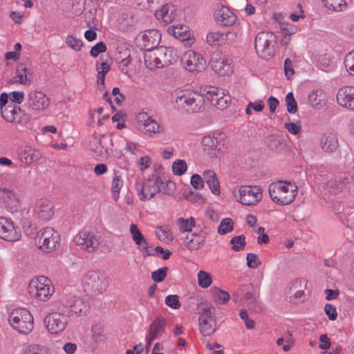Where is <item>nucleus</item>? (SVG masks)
<instances>
[{
	"instance_id": "f3484780",
	"label": "nucleus",
	"mask_w": 354,
	"mask_h": 354,
	"mask_svg": "<svg viewBox=\"0 0 354 354\" xmlns=\"http://www.w3.org/2000/svg\"><path fill=\"white\" fill-rule=\"evenodd\" d=\"M337 103L342 108L354 111V86L340 87L336 94Z\"/></svg>"
},
{
	"instance_id": "bb28decb",
	"label": "nucleus",
	"mask_w": 354,
	"mask_h": 354,
	"mask_svg": "<svg viewBox=\"0 0 354 354\" xmlns=\"http://www.w3.org/2000/svg\"><path fill=\"white\" fill-rule=\"evenodd\" d=\"M156 17L166 24L173 22L177 17V8L174 4L166 3L162 8L157 11Z\"/></svg>"
},
{
	"instance_id": "0eeeda50",
	"label": "nucleus",
	"mask_w": 354,
	"mask_h": 354,
	"mask_svg": "<svg viewBox=\"0 0 354 354\" xmlns=\"http://www.w3.org/2000/svg\"><path fill=\"white\" fill-rule=\"evenodd\" d=\"M0 111L2 118L8 122H27L29 116L15 104L7 103L6 93L0 95Z\"/></svg>"
},
{
	"instance_id": "473e14b6",
	"label": "nucleus",
	"mask_w": 354,
	"mask_h": 354,
	"mask_svg": "<svg viewBox=\"0 0 354 354\" xmlns=\"http://www.w3.org/2000/svg\"><path fill=\"white\" fill-rule=\"evenodd\" d=\"M199 93L204 96L205 100L206 98L207 100L210 101L212 104L215 101V98L222 94V89L218 87L206 85L200 87Z\"/></svg>"
},
{
	"instance_id": "20e7f679",
	"label": "nucleus",
	"mask_w": 354,
	"mask_h": 354,
	"mask_svg": "<svg viewBox=\"0 0 354 354\" xmlns=\"http://www.w3.org/2000/svg\"><path fill=\"white\" fill-rule=\"evenodd\" d=\"M229 144L230 139L227 136L220 131L208 133L201 140L203 152L210 155L225 153Z\"/></svg>"
},
{
	"instance_id": "864d4df0",
	"label": "nucleus",
	"mask_w": 354,
	"mask_h": 354,
	"mask_svg": "<svg viewBox=\"0 0 354 354\" xmlns=\"http://www.w3.org/2000/svg\"><path fill=\"white\" fill-rule=\"evenodd\" d=\"M233 229V220L230 218H225L221 221L218 227V232L221 235H224L227 234L228 232H232Z\"/></svg>"
},
{
	"instance_id": "c9c22d12",
	"label": "nucleus",
	"mask_w": 354,
	"mask_h": 354,
	"mask_svg": "<svg viewBox=\"0 0 354 354\" xmlns=\"http://www.w3.org/2000/svg\"><path fill=\"white\" fill-rule=\"evenodd\" d=\"M297 28L292 24H284L280 28L281 39L280 42L283 46L288 45L290 41V36L296 33Z\"/></svg>"
},
{
	"instance_id": "79ce46f5",
	"label": "nucleus",
	"mask_w": 354,
	"mask_h": 354,
	"mask_svg": "<svg viewBox=\"0 0 354 354\" xmlns=\"http://www.w3.org/2000/svg\"><path fill=\"white\" fill-rule=\"evenodd\" d=\"M129 231L136 245L138 246H140L142 243L147 245V239L136 224H131Z\"/></svg>"
},
{
	"instance_id": "39448f33",
	"label": "nucleus",
	"mask_w": 354,
	"mask_h": 354,
	"mask_svg": "<svg viewBox=\"0 0 354 354\" xmlns=\"http://www.w3.org/2000/svg\"><path fill=\"white\" fill-rule=\"evenodd\" d=\"M62 312L71 317L72 316H86L90 313V303L86 297L75 295L65 296L62 299Z\"/></svg>"
},
{
	"instance_id": "f03ea898",
	"label": "nucleus",
	"mask_w": 354,
	"mask_h": 354,
	"mask_svg": "<svg viewBox=\"0 0 354 354\" xmlns=\"http://www.w3.org/2000/svg\"><path fill=\"white\" fill-rule=\"evenodd\" d=\"M297 189L295 183L279 181L270 185L268 192L274 203L280 205H287L295 199L298 193Z\"/></svg>"
},
{
	"instance_id": "69168bd1",
	"label": "nucleus",
	"mask_w": 354,
	"mask_h": 354,
	"mask_svg": "<svg viewBox=\"0 0 354 354\" xmlns=\"http://www.w3.org/2000/svg\"><path fill=\"white\" fill-rule=\"evenodd\" d=\"M247 266L250 268H257L261 265V261L257 255L254 253H248L246 257Z\"/></svg>"
},
{
	"instance_id": "dca6fc26",
	"label": "nucleus",
	"mask_w": 354,
	"mask_h": 354,
	"mask_svg": "<svg viewBox=\"0 0 354 354\" xmlns=\"http://www.w3.org/2000/svg\"><path fill=\"white\" fill-rule=\"evenodd\" d=\"M212 70L218 75L230 76L234 73L233 62L225 56L216 55L211 61Z\"/></svg>"
},
{
	"instance_id": "5fc2aeb1",
	"label": "nucleus",
	"mask_w": 354,
	"mask_h": 354,
	"mask_svg": "<svg viewBox=\"0 0 354 354\" xmlns=\"http://www.w3.org/2000/svg\"><path fill=\"white\" fill-rule=\"evenodd\" d=\"M232 245V249L235 252H239L244 249L246 245L245 237L244 235L235 236L230 241Z\"/></svg>"
},
{
	"instance_id": "aec40b11",
	"label": "nucleus",
	"mask_w": 354,
	"mask_h": 354,
	"mask_svg": "<svg viewBox=\"0 0 354 354\" xmlns=\"http://www.w3.org/2000/svg\"><path fill=\"white\" fill-rule=\"evenodd\" d=\"M76 245L80 246L81 249L88 252H93L99 245V241L97 236L92 232H80L74 238Z\"/></svg>"
},
{
	"instance_id": "4be33fe9",
	"label": "nucleus",
	"mask_w": 354,
	"mask_h": 354,
	"mask_svg": "<svg viewBox=\"0 0 354 354\" xmlns=\"http://www.w3.org/2000/svg\"><path fill=\"white\" fill-rule=\"evenodd\" d=\"M161 39V35L156 29L148 30L138 37V42L142 48L150 50L157 46Z\"/></svg>"
},
{
	"instance_id": "09e8293b",
	"label": "nucleus",
	"mask_w": 354,
	"mask_h": 354,
	"mask_svg": "<svg viewBox=\"0 0 354 354\" xmlns=\"http://www.w3.org/2000/svg\"><path fill=\"white\" fill-rule=\"evenodd\" d=\"M198 283L202 288H208L212 283L211 274L207 272L200 270L198 272Z\"/></svg>"
},
{
	"instance_id": "680f3d73",
	"label": "nucleus",
	"mask_w": 354,
	"mask_h": 354,
	"mask_svg": "<svg viewBox=\"0 0 354 354\" xmlns=\"http://www.w3.org/2000/svg\"><path fill=\"white\" fill-rule=\"evenodd\" d=\"M168 271L167 267L160 268L151 273V279L156 283H160L164 281L167 277Z\"/></svg>"
},
{
	"instance_id": "37998d69",
	"label": "nucleus",
	"mask_w": 354,
	"mask_h": 354,
	"mask_svg": "<svg viewBox=\"0 0 354 354\" xmlns=\"http://www.w3.org/2000/svg\"><path fill=\"white\" fill-rule=\"evenodd\" d=\"M211 292L215 300L221 304H225L230 298L228 292L215 286L211 288Z\"/></svg>"
},
{
	"instance_id": "774afa93",
	"label": "nucleus",
	"mask_w": 354,
	"mask_h": 354,
	"mask_svg": "<svg viewBox=\"0 0 354 354\" xmlns=\"http://www.w3.org/2000/svg\"><path fill=\"white\" fill-rule=\"evenodd\" d=\"M324 311L330 321H334L337 319V312L336 308L333 305L330 304H326L324 306Z\"/></svg>"
},
{
	"instance_id": "ea45409f",
	"label": "nucleus",
	"mask_w": 354,
	"mask_h": 354,
	"mask_svg": "<svg viewBox=\"0 0 354 354\" xmlns=\"http://www.w3.org/2000/svg\"><path fill=\"white\" fill-rule=\"evenodd\" d=\"M59 234H55L51 239L41 241V244H39V248L45 252H50L59 245Z\"/></svg>"
},
{
	"instance_id": "e2e57ef3",
	"label": "nucleus",
	"mask_w": 354,
	"mask_h": 354,
	"mask_svg": "<svg viewBox=\"0 0 354 354\" xmlns=\"http://www.w3.org/2000/svg\"><path fill=\"white\" fill-rule=\"evenodd\" d=\"M21 45L20 43H16L14 46V51L7 52L4 57L6 60H14L17 61L21 55Z\"/></svg>"
},
{
	"instance_id": "5701e85b",
	"label": "nucleus",
	"mask_w": 354,
	"mask_h": 354,
	"mask_svg": "<svg viewBox=\"0 0 354 354\" xmlns=\"http://www.w3.org/2000/svg\"><path fill=\"white\" fill-rule=\"evenodd\" d=\"M214 17L216 21L225 26H230L236 21V15L227 7L220 5L214 11Z\"/></svg>"
},
{
	"instance_id": "9d476101",
	"label": "nucleus",
	"mask_w": 354,
	"mask_h": 354,
	"mask_svg": "<svg viewBox=\"0 0 354 354\" xmlns=\"http://www.w3.org/2000/svg\"><path fill=\"white\" fill-rule=\"evenodd\" d=\"M85 290L101 293L108 286L107 277L99 271H89L84 277Z\"/></svg>"
},
{
	"instance_id": "de8ad7c7",
	"label": "nucleus",
	"mask_w": 354,
	"mask_h": 354,
	"mask_svg": "<svg viewBox=\"0 0 354 354\" xmlns=\"http://www.w3.org/2000/svg\"><path fill=\"white\" fill-rule=\"evenodd\" d=\"M97 84L98 85H104V78L106 74L110 71V66L106 62H102L97 65Z\"/></svg>"
},
{
	"instance_id": "c85d7f7f",
	"label": "nucleus",
	"mask_w": 354,
	"mask_h": 354,
	"mask_svg": "<svg viewBox=\"0 0 354 354\" xmlns=\"http://www.w3.org/2000/svg\"><path fill=\"white\" fill-rule=\"evenodd\" d=\"M165 330V319L162 316H158L151 322L149 327V334L151 339H158L160 337Z\"/></svg>"
},
{
	"instance_id": "4c0bfd02",
	"label": "nucleus",
	"mask_w": 354,
	"mask_h": 354,
	"mask_svg": "<svg viewBox=\"0 0 354 354\" xmlns=\"http://www.w3.org/2000/svg\"><path fill=\"white\" fill-rule=\"evenodd\" d=\"M156 234L160 241L166 243H170L174 239L171 227L168 225L158 226L156 227Z\"/></svg>"
},
{
	"instance_id": "0e129e2a",
	"label": "nucleus",
	"mask_w": 354,
	"mask_h": 354,
	"mask_svg": "<svg viewBox=\"0 0 354 354\" xmlns=\"http://www.w3.org/2000/svg\"><path fill=\"white\" fill-rule=\"evenodd\" d=\"M212 175L213 177L212 178V180H207V184L214 194L219 195L221 193V189L216 174Z\"/></svg>"
},
{
	"instance_id": "3c124183",
	"label": "nucleus",
	"mask_w": 354,
	"mask_h": 354,
	"mask_svg": "<svg viewBox=\"0 0 354 354\" xmlns=\"http://www.w3.org/2000/svg\"><path fill=\"white\" fill-rule=\"evenodd\" d=\"M65 41L67 46L75 51H80L83 46L82 41L74 35H68Z\"/></svg>"
},
{
	"instance_id": "603ef678",
	"label": "nucleus",
	"mask_w": 354,
	"mask_h": 354,
	"mask_svg": "<svg viewBox=\"0 0 354 354\" xmlns=\"http://www.w3.org/2000/svg\"><path fill=\"white\" fill-rule=\"evenodd\" d=\"M24 354H51L49 350L44 346L39 344H31L25 349Z\"/></svg>"
},
{
	"instance_id": "7ed1b4c3",
	"label": "nucleus",
	"mask_w": 354,
	"mask_h": 354,
	"mask_svg": "<svg viewBox=\"0 0 354 354\" xmlns=\"http://www.w3.org/2000/svg\"><path fill=\"white\" fill-rule=\"evenodd\" d=\"M161 165H155L154 171L151 176L146 179L145 181L136 180V189L138 196L141 201H147L152 198L157 193L160 192V188L158 183H162L161 178Z\"/></svg>"
},
{
	"instance_id": "c03bdc74",
	"label": "nucleus",
	"mask_w": 354,
	"mask_h": 354,
	"mask_svg": "<svg viewBox=\"0 0 354 354\" xmlns=\"http://www.w3.org/2000/svg\"><path fill=\"white\" fill-rule=\"evenodd\" d=\"M196 225L195 218L191 216L189 218H178V228L182 232H192V227Z\"/></svg>"
},
{
	"instance_id": "1a4fd4ad",
	"label": "nucleus",
	"mask_w": 354,
	"mask_h": 354,
	"mask_svg": "<svg viewBox=\"0 0 354 354\" xmlns=\"http://www.w3.org/2000/svg\"><path fill=\"white\" fill-rule=\"evenodd\" d=\"M180 64L185 70L193 73H201L206 68V60L203 56L192 50L183 54Z\"/></svg>"
},
{
	"instance_id": "f704fd0d",
	"label": "nucleus",
	"mask_w": 354,
	"mask_h": 354,
	"mask_svg": "<svg viewBox=\"0 0 354 354\" xmlns=\"http://www.w3.org/2000/svg\"><path fill=\"white\" fill-rule=\"evenodd\" d=\"M201 333L204 336H211L216 330V319L198 320Z\"/></svg>"
},
{
	"instance_id": "052dcab7",
	"label": "nucleus",
	"mask_w": 354,
	"mask_h": 354,
	"mask_svg": "<svg viewBox=\"0 0 354 354\" xmlns=\"http://www.w3.org/2000/svg\"><path fill=\"white\" fill-rule=\"evenodd\" d=\"M162 131L161 126L158 122L151 118L149 121V124L147 127L145 129L144 132L149 136H152L156 133H158Z\"/></svg>"
},
{
	"instance_id": "7c9ffc66",
	"label": "nucleus",
	"mask_w": 354,
	"mask_h": 354,
	"mask_svg": "<svg viewBox=\"0 0 354 354\" xmlns=\"http://www.w3.org/2000/svg\"><path fill=\"white\" fill-rule=\"evenodd\" d=\"M205 236L196 233L188 234L185 238L184 243L190 250H197L205 243Z\"/></svg>"
},
{
	"instance_id": "c756f323",
	"label": "nucleus",
	"mask_w": 354,
	"mask_h": 354,
	"mask_svg": "<svg viewBox=\"0 0 354 354\" xmlns=\"http://www.w3.org/2000/svg\"><path fill=\"white\" fill-rule=\"evenodd\" d=\"M194 32L187 26L178 27V43L185 47L192 46L195 42Z\"/></svg>"
},
{
	"instance_id": "6ab92c4d",
	"label": "nucleus",
	"mask_w": 354,
	"mask_h": 354,
	"mask_svg": "<svg viewBox=\"0 0 354 354\" xmlns=\"http://www.w3.org/2000/svg\"><path fill=\"white\" fill-rule=\"evenodd\" d=\"M54 205L46 199H39L35 205L33 210V216L38 220L46 221L50 220L54 215Z\"/></svg>"
},
{
	"instance_id": "f8f14e48",
	"label": "nucleus",
	"mask_w": 354,
	"mask_h": 354,
	"mask_svg": "<svg viewBox=\"0 0 354 354\" xmlns=\"http://www.w3.org/2000/svg\"><path fill=\"white\" fill-rule=\"evenodd\" d=\"M69 318L66 313L62 312L60 306L59 312H53L46 316L44 323L50 333L57 334L65 329Z\"/></svg>"
},
{
	"instance_id": "8fccbe9b",
	"label": "nucleus",
	"mask_w": 354,
	"mask_h": 354,
	"mask_svg": "<svg viewBox=\"0 0 354 354\" xmlns=\"http://www.w3.org/2000/svg\"><path fill=\"white\" fill-rule=\"evenodd\" d=\"M123 185V180L120 176H115L112 181V198L117 201L120 196V191Z\"/></svg>"
},
{
	"instance_id": "a19ab883",
	"label": "nucleus",
	"mask_w": 354,
	"mask_h": 354,
	"mask_svg": "<svg viewBox=\"0 0 354 354\" xmlns=\"http://www.w3.org/2000/svg\"><path fill=\"white\" fill-rule=\"evenodd\" d=\"M159 57L160 61L162 64V66H166L171 63L172 55L171 50L169 48L160 46L156 49H155Z\"/></svg>"
},
{
	"instance_id": "2f4dec72",
	"label": "nucleus",
	"mask_w": 354,
	"mask_h": 354,
	"mask_svg": "<svg viewBox=\"0 0 354 354\" xmlns=\"http://www.w3.org/2000/svg\"><path fill=\"white\" fill-rule=\"evenodd\" d=\"M308 102L312 106L319 109L325 104V93L322 90L313 91L308 95Z\"/></svg>"
},
{
	"instance_id": "393cba45",
	"label": "nucleus",
	"mask_w": 354,
	"mask_h": 354,
	"mask_svg": "<svg viewBox=\"0 0 354 354\" xmlns=\"http://www.w3.org/2000/svg\"><path fill=\"white\" fill-rule=\"evenodd\" d=\"M319 144L324 152L335 153L339 146L337 133L333 131H325L319 140Z\"/></svg>"
},
{
	"instance_id": "13d9d810",
	"label": "nucleus",
	"mask_w": 354,
	"mask_h": 354,
	"mask_svg": "<svg viewBox=\"0 0 354 354\" xmlns=\"http://www.w3.org/2000/svg\"><path fill=\"white\" fill-rule=\"evenodd\" d=\"M285 101L288 112L290 114L295 113L297 111V104L292 92H290L286 95Z\"/></svg>"
},
{
	"instance_id": "423d86ee",
	"label": "nucleus",
	"mask_w": 354,
	"mask_h": 354,
	"mask_svg": "<svg viewBox=\"0 0 354 354\" xmlns=\"http://www.w3.org/2000/svg\"><path fill=\"white\" fill-rule=\"evenodd\" d=\"M8 319L10 326L20 333L28 334L33 329V317L26 308L12 310Z\"/></svg>"
},
{
	"instance_id": "4468645a",
	"label": "nucleus",
	"mask_w": 354,
	"mask_h": 354,
	"mask_svg": "<svg viewBox=\"0 0 354 354\" xmlns=\"http://www.w3.org/2000/svg\"><path fill=\"white\" fill-rule=\"evenodd\" d=\"M238 201L244 205H254L261 200V189L258 185L241 186Z\"/></svg>"
},
{
	"instance_id": "f257e3e1",
	"label": "nucleus",
	"mask_w": 354,
	"mask_h": 354,
	"mask_svg": "<svg viewBox=\"0 0 354 354\" xmlns=\"http://www.w3.org/2000/svg\"><path fill=\"white\" fill-rule=\"evenodd\" d=\"M205 109L204 96L199 91L187 88L178 91V110L181 113L194 114Z\"/></svg>"
},
{
	"instance_id": "9b49d317",
	"label": "nucleus",
	"mask_w": 354,
	"mask_h": 354,
	"mask_svg": "<svg viewBox=\"0 0 354 354\" xmlns=\"http://www.w3.org/2000/svg\"><path fill=\"white\" fill-rule=\"evenodd\" d=\"M50 106V99L42 91L31 90L27 95L28 109L35 113L44 112Z\"/></svg>"
},
{
	"instance_id": "412c9836",
	"label": "nucleus",
	"mask_w": 354,
	"mask_h": 354,
	"mask_svg": "<svg viewBox=\"0 0 354 354\" xmlns=\"http://www.w3.org/2000/svg\"><path fill=\"white\" fill-rule=\"evenodd\" d=\"M0 205L8 211L17 212L19 200L13 191L7 188H0Z\"/></svg>"
},
{
	"instance_id": "4d7b16f0",
	"label": "nucleus",
	"mask_w": 354,
	"mask_h": 354,
	"mask_svg": "<svg viewBox=\"0 0 354 354\" xmlns=\"http://www.w3.org/2000/svg\"><path fill=\"white\" fill-rule=\"evenodd\" d=\"M151 119V117L145 112H140L136 115V121L138 127L143 131L149 125Z\"/></svg>"
},
{
	"instance_id": "2eb2a0df",
	"label": "nucleus",
	"mask_w": 354,
	"mask_h": 354,
	"mask_svg": "<svg viewBox=\"0 0 354 354\" xmlns=\"http://www.w3.org/2000/svg\"><path fill=\"white\" fill-rule=\"evenodd\" d=\"M238 34L234 30L225 32L219 30H212L207 32L206 41L211 46H218L234 42L236 40Z\"/></svg>"
},
{
	"instance_id": "a211bd4d",
	"label": "nucleus",
	"mask_w": 354,
	"mask_h": 354,
	"mask_svg": "<svg viewBox=\"0 0 354 354\" xmlns=\"http://www.w3.org/2000/svg\"><path fill=\"white\" fill-rule=\"evenodd\" d=\"M20 230L11 221L5 217H0V238L7 241H15L19 239Z\"/></svg>"
},
{
	"instance_id": "6e6552de",
	"label": "nucleus",
	"mask_w": 354,
	"mask_h": 354,
	"mask_svg": "<svg viewBox=\"0 0 354 354\" xmlns=\"http://www.w3.org/2000/svg\"><path fill=\"white\" fill-rule=\"evenodd\" d=\"M29 293L41 301H46L54 292L51 281L44 276L32 279L28 286Z\"/></svg>"
},
{
	"instance_id": "a18cd8bd",
	"label": "nucleus",
	"mask_w": 354,
	"mask_h": 354,
	"mask_svg": "<svg viewBox=\"0 0 354 354\" xmlns=\"http://www.w3.org/2000/svg\"><path fill=\"white\" fill-rule=\"evenodd\" d=\"M230 102V96L224 93V91L222 89V94L218 95L215 98V101L213 102L212 105L215 106L218 109H226Z\"/></svg>"
},
{
	"instance_id": "bf43d9fd",
	"label": "nucleus",
	"mask_w": 354,
	"mask_h": 354,
	"mask_svg": "<svg viewBox=\"0 0 354 354\" xmlns=\"http://www.w3.org/2000/svg\"><path fill=\"white\" fill-rule=\"evenodd\" d=\"M344 63L346 71L354 76V50L346 55Z\"/></svg>"
},
{
	"instance_id": "e433bc0d",
	"label": "nucleus",
	"mask_w": 354,
	"mask_h": 354,
	"mask_svg": "<svg viewBox=\"0 0 354 354\" xmlns=\"http://www.w3.org/2000/svg\"><path fill=\"white\" fill-rule=\"evenodd\" d=\"M351 0H322L324 5L329 10L342 12L345 10Z\"/></svg>"
},
{
	"instance_id": "58836bf2",
	"label": "nucleus",
	"mask_w": 354,
	"mask_h": 354,
	"mask_svg": "<svg viewBox=\"0 0 354 354\" xmlns=\"http://www.w3.org/2000/svg\"><path fill=\"white\" fill-rule=\"evenodd\" d=\"M161 178L164 180H162V183H158V187L160 188V192L167 195L174 194L176 189L175 183L169 180L168 176H167L162 171Z\"/></svg>"
},
{
	"instance_id": "ddd939ff",
	"label": "nucleus",
	"mask_w": 354,
	"mask_h": 354,
	"mask_svg": "<svg viewBox=\"0 0 354 354\" xmlns=\"http://www.w3.org/2000/svg\"><path fill=\"white\" fill-rule=\"evenodd\" d=\"M276 44V36L269 31L259 32L254 39V47L257 53L261 56L270 55Z\"/></svg>"
},
{
	"instance_id": "72a5a7b5",
	"label": "nucleus",
	"mask_w": 354,
	"mask_h": 354,
	"mask_svg": "<svg viewBox=\"0 0 354 354\" xmlns=\"http://www.w3.org/2000/svg\"><path fill=\"white\" fill-rule=\"evenodd\" d=\"M145 63L146 66L150 70L163 67L159 57H158L156 50H150L145 55Z\"/></svg>"
},
{
	"instance_id": "338daca9",
	"label": "nucleus",
	"mask_w": 354,
	"mask_h": 354,
	"mask_svg": "<svg viewBox=\"0 0 354 354\" xmlns=\"http://www.w3.org/2000/svg\"><path fill=\"white\" fill-rule=\"evenodd\" d=\"M106 50V46L102 41L97 43L90 50V54L93 57H97L100 53H104Z\"/></svg>"
},
{
	"instance_id": "6e6d98bb",
	"label": "nucleus",
	"mask_w": 354,
	"mask_h": 354,
	"mask_svg": "<svg viewBox=\"0 0 354 354\" xmlns=\"http://www.w3.org/2000/svg\"><path fill=\"white\" fill-rule=\"evenodd\" d=\"M24 91H12L9 93H6L7 103L8 100L10 101V103H12L17 105L20 104L24 100Z\"/></svg>"
},
{
	"instance_id": "b1692460",
	"label": "nucleus",
	"mask_w": 354,
	"mask_h": 354,
	"mask_svg": "<svg viewBox=\"0 0 354 354\" xmlns=\"http://www.w3.org/2000/svg\"><path fill=\"white\" fill-rule=\"evenodd\" d=\"M350 175L347 172H341L334 179L327 181L326 186L329 191L334 194L342 192L350 183Z\"/></svg>"
},
{
	"instance_id": "49530a36",
	"label": "nucleus",
	"mask_w": 354,
	"mask_h": 354,
	"mask_svg": "<svg viewBox=\"0 0 354 354\" xmlns=\"http://www.w3.org/2000/svg\"><path fill=\"white\" fill-rule=\"evenodd\" d=\"M22 227L25 234L30 238H36L39 234L37 228L30 221L26 220L22 221Z\"/></svg>"
},
{
	"instance_id": "a878e982",
	"label": "nucleus",
	"mask_w": 354,
	"mask_h": 354,
	"mask_svg": "<svg viewBox=\"0 0 354 354\" xmlns=\"http://www.w3.org/2000/svg\"><path fill=\"white\" fill-rule=\"evenodd\" d=\"M14 83L30 85L32 82V72L30 66L20 64L16 69L15 75L12 77Z\"/></svg>"
},
{
	"instance_id": "cd10ccee",
	"label": "nucleus",
	"mask_w": 354,
	"mask_h": 354,
	"mask_svg": "<svg viewBox=\"0 0 354 354\" xmlns=\"http://www.w3.org/2000/svg\"><path fill=\"white\" fill-rule=\"evenodd\" d=\"M254 297V286L252 283L240 286L233 295L235 302L252 300Z\"/></svg>"
}]
</instances>
